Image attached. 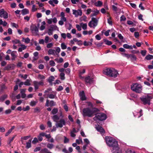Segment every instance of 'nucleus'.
Here are the masks:
<instances>
[{
    "mask_svg": "<svg viewBox=\"0 0 153 153\" xmlns=\"http://www.w3.org/2000/svg\"><path fill=\"white\" fill-rule=\"evenodd\" d=\"M99 111L98 109L96 108H93L92 110L89 108H84L82 110V115L84 117H92L94 113Z\"/></svg>",
    "mask_w": 153,
    "mask_h": 153,
    "instance_id": "obj_1",
    "label": "nucleus"
},
{
    "mask_svg": "<svg viewBox=\"0 0 153 153\" xmlns=\"http://www.w3.org/2000/svg\"><path fill=\"white\" fill-rule=\"evenodd\" d=\"M103 73L109 76L114 78L117 77L119 74L117 71L113 68H107L103 70Z\"/></svg>",
    "mask_w": 153,
    "mask_h": 153,
    "instance_id": "obj_2",
    "label": "nucleus"
},
{
    "mask_svg": "<svg viewBox=\"0 0 153 153\" xmlns=\"http://www.w3.org/2000/svg\"><path fill=\"white\" fill-rule=\"evenodd\" d=\"M105 139L107 145L110 147H113L117 145L118 142L113 138L111 137H105Z\"/></svg>",
    "mask_w": 153,
    "mask_h": 153,
    "instance_id": "obj_3",
    "label": "nucleus"
},
{
    "mask_svg": "<svg viewBox=\"0 0 153 153\" xmlns=\"http://www.w3.org/2000/svg\"><path fill=\"white\" fill-rule=\"evenodd\" d=\"M153 97L149 95L143 96L140 98V99L142 102L143 104L144 105H149L150 104L151 100L152 99Z\"/></svg>",
    "mask_w": 153,
    "mask_h": 153,
    "instance_id": "obj_4",
    "label": "nucleus"
},
{
    "mask_svg": "<svg viewBox=\"0 0 153 153\" xmlns=\"http://www.w3.org/2000/svg\"><path fill=\"white\" fill-rule=\"evenodd\" d=\"M131 89L133 91L138 93H140L142 91V86L137 83L132 84L131 86Z\"/></svg>",
    "mask_w": 153,
    "mask_h": 153,
    "instance_id": "obj_5",
    "label": "nucleus"
},
{
    "mask_svg": "<svg viewBox=\"0 0 153 153\" xmlns=\"http://www.w3.org/2000/svg\"><path fill=\"white\" fill-rule=\"evenodd\" d=\"M107 118L106 115L103 113H99L97 114L93 118V120L95 121L97 120L100 121H103L105 120Z\"/></svg>",
    "mask_w": 153,
    "mask_h": 153,
    "instance_id": "obj_6",
    "label": "nucleus"
},
{
    "mask_svg": "<svg viewBox=\"0 0 153 153\" xmlns=\"http://www.w3.org/2000/svg\"><path fill=\"white\" fill-rule=\"evenodd\" d=\"M98 22V20L96 18L92 17L91 20L89 22L88 25L90 27H93L94 28L97 26Z\"/></svg>",
    "mask_w": 153,
    "mask_h": 153,
    "instance_id": "obj_7",
    "label": "nucleus"
},
{
    "mask_svg": "<svg viewBox=\"0 0 153 153\" xmlns=\"http://www.w3.org/2000/svg\"><path fill=\"white\" fill-rule=\"evenodd\" d=\"M114 146L112 147V149L111 150V152L112 153H121V150L118 147V144L117 145Z\"/></svg>",
    "mask_w": 153,
    "mask_h": 153,
    "instance_id": "obj_8",
    "label": "nucleus"
},
{
    "mask_svg": "<svg viewBox=\"0 0 153 153\" xmlns=\"http://www.w3.org/2000/svg\"><path fill=\"white\" fill-rule=\"evenodd\" d=\"M0 17L1 18L3 17L5 19L8 17V13L6 11H5L4 9L0 10Z\"/></svg>",
    "mask_w": 153,
    "mask_h": 153,
    "instance_id": "obj_9",
    "label": "nucleus"
},
{
    "mask_svg": "<svg viewBox=\"0 0 153 153\" xmlns=\"http://www.w3.org/2000/svg\"><path fill=\"white\" fill-rule=\"evenodd\" d=\"M66 125L64 119H60L59 123H56V125L57 128L59 127L62 128L63 125Z\"/></svg>",
    "mask_w": 153,
    "mask_h": 153,
    "instance_id": "obj_10",
    "label": "nucleus"
},
{
    "mask_svg": "<svg viewBox=\"0 0 153 153\" xmlns=\"http://www.w3.org/2000/svg\"><path fill=\"white\" fill-rule=\"evenodd\" d=\"M56 105V102H55L53 100H49L47 99L46 100V103L45 104L46 106L48 107L50 106V107H52Z\"/></svg>",
    "mask_w": 153,
    "mask_h": 153,
    "instance_id": "obj_11",
    "label": "nucleus"
},
{
    "mask_svg": "<svg viewBox=\"0 0 153 153\" xmlns=\"http://www.w3.org/2000/svg\"><path fill=\"white\" fill-rule=\"evenodd\" d=\"M79 96L80 99L82 101H84L86 100L87 98L85 96L84 91H82L80 92L79 93Z\"/></svg>",
    "mask_w": 153,
    "mask_h": 153,
    "instance_id": "obj_12",
    "label": "nucleus"
},
{
    "mask_svg": "<svg viewBox=\"0 0 153 153\" xmlns=\"http://www.w3.org/2000/svg\"><path fill=\"white\" fill-rule=\"evenodd\" d=\"M73 14L75 15L76 17L78 16H81L82 14V10H73Z\"/></svg>",
    "mask_w": 153,
    "mask_h": 153,
    "instance_id": "obj_13",
    "label": "nucleus"
},
{
    "mask_svg": "<svg viewBox=\"0 0 153 153\" xmlns=\"http://www.w3.org/2000/svg\"><path fill=\"white\" fill-rule=\"evenodd\" d=\"M96 128L97 131L100 132L101 134H104L105 133L104 129L99 125H97V126H96Z\"/></svg>",
    "mask_w": 153,
    "mask_h": 153,
    "instance_id": "obj_14",
    "label": "nucleus"
},
{
    "mask_svg": "<svg viewBox=\"0 0 153 153\" xmlns=\"http://www.w3.org/2000/svg\"><path fill=\"white\" fill-rule=\"evenodd\" d=\"M30 29L32 33H35L37 35L38 34V29L36 26L31 27Z\"/></svg>",
    "mask_w": 153,
    "mask_h": 153,
    "instance_id": "obj_15",
    "label": "nucleus"
},
{
    "mask_svg": "<svg viewBox=\"0 0 153 153\" xmlns=\"http://www.w3.org/2000/svg\"><path fill=\"white\" fill-rule=\"evenodd\" d=\"M85 80L86 82L90 83L92 82V79L91 78L90 76H88L85 78Z\"/></svg>",
    "mask_w": 153,
    "mask_h": 153,
    "instance_id": "obj_16",
    "label": "nucleus"
},
{
    "mask_svg": "<svg viewBox=\"0 0 153 153\" xmlns=\"http://www.w3.org/2000/svg\"><path fill=\"white\" fill-rule=\"evenodd\" d=\"M52 119L54 122L57 123L58 120L59 119V117L57 115H54L52 117Z\"/></svg>",
    "mask_w": 153,
    "mask_h": 153,
    "instance_id": "obj_17",
    "label": "nucleus"
},
{
    "mask_svg": "<svg viewBox=\"0 0 153 153\" xmlns=\"http://www.w3.org/2000/svg\"><path fill=\"white\" fill-rule=\"evenodd\" d=\"M16 51H14L11 52V55L12 56V60H14L15 58L16 57Z\"/></svg>",
    "mask_w": 153,
    "mask_h": 153,
    "instance_id": "obj_18",
    "label": "nucleus"
},
{
    "mask_svg": "<svg viewBox=\"0 0 153 153\" xmlns=\"http://www.w3.org/2000/svg\"><path fill=\"white\" fill-rule=\"evenodd\" d=\"M22 14L23 15H25L29 13V11L28 9L25 8L21 10Z\"/></svg>",
    "mask_w": 153,
    "mask_h": 153,
    "instance_id": "obj_19",
    "label": "nucleus"
},
{
    "mask_svg": "<svg viewBox=\"0 0 153 153\" xmlns=\"http://www.w3.org/2000/svg\"><path fill=\"white\" fill-rule=\"evenodd\" d=\"M20 46L21 47L19 48L18 50V51L19 52L22 51L23 50H24L26 49L27 48V46L25 45H20Z\"/></svg>",
    "mask_w": 153,
    "mask_h": 153,
    "instance_id": "obj_20",
    "label": "nucleus"
},
{
    "mask_svg": "<svg viewBox=\"0 0 153 153\" xmlns=\"http://www.w3.org/2000/svg\"><path fill=\"white\" fill-rule=\"evenodd\" d=\"M7 96L6 94H4L0 97V100L2 102H3L4 100L7 98Z\"/></svg>",
    "mask_w": 153,
    "mask_h": 153,
    "instance_id": "obj_21",
    "label": "nucleus"
},
{
    "mask_svg": "<svg viewBox=\"0 0 153 153\" xmlns=\"http://www.w3.org/2000/svg\"><path fill=\"white\" fill-rule=\"evenodd\" d=\"M31 140L30 139L29 140V141L28 142L26 143V148L27 149H29L30 148L31 146Z\"/></svg>",
    "mask_w": 153,
    "mask_h": 153,
    "instance_id": "obj_22",
    "label": "nucleus"
},
{
    "mask_svg": "<svg viewBox=\"0 0 153 153\" xmlns=\"http://www.w3.org/2000/svg\"><path fill=\"white\" fill-rule=\"evenodd\" d=\"M55 52V51L54 50L51 49H49V50L48 51V54L49 55H51L52 54L53 55H55V54L54 53V52Z\"/></svg>",
    "mask_w": 153,
    "mask_h": 153,
    "instance_id": "obj_23",
    "label": "nucleus"
},
{
    "mask_svg": "<svg viewBox=\"0 0 153 153\" xmlns=\"http://www.w3.org/2000/svg\"><path fill=\"white\" fill-rule=\"evenodd\" d=\"M104 41L105 43V44L109 45H111L112 44V42L111 41H109L106 39H104Z\"/></svg>",
    "mask_w": 153,
    "mask_h": 153,
    "instance_id": "obj_24",
    "label": "nucleus"
},
{
    "mask_svg": "<svg viewBox=\"0 0 153 153\" xmlns=\"http://www.w3.org/2000/svg\"><path fill=\"white\" fill-rule=\"evenodd\" d=\"M33 84L34 86V88L35 90H36L39 88V86L38 85L37 81H34L33 82Z\"/></svg>",
    "mask_w": 153,
    "mask_h": 153,
    "instance_id": "obj_25",
    "label": "nucleus"
},
{
    "mask_svg": "<svg viewBox=\"0 0 153 153\" xmlns=\"http://www.w3.org/2000/svg\"><path fill=\"white\" fill-rule=\"evenodd\" d=\"M102 4V2L100 1H97V2H95L94 3V5L95 6L97 7H100Z\"/></svg>",
    "mask_w": 153,
    "mask_h": 153,
    "instance_id": "obj_26",
    "label": "nucleus"
},
{
    "mask_svg": "<svg viewBox=\"0 0 153 153\" xmlns=\"http://www.w3.org/2000/svg\"><path fill=\"white\" fill-rule=\"evenodd\" d=\"M123 47L126 49H132V46H130L128 44H125L123 45Z\"/></svg>",
    "mask_w": 153,
    "mask_h": 153,
    "instance_id": "obj_27",
    "label": "nucleus"
},
{
    "mask_svg": "<svg viewBox=\"0 0 153 153\" xmlns=\"http://www.w3.org/2000/svg\"><path fill=\"white\" fill-rule=\"evenodd\" d=\"M22 41H24L25 42V43L28 44L30 42V40L28 37H27L25 39L24 38H23Z\"/></svg>",
    "mask_w": 153,
    "mask_h": 153,
    "instance_id": "obj_28",
    "label": "nucleus"
},
{
    "mask_svg": "<svg viewBox=\"0 0 153 153\" xmlns=\"http://www.w3.org/2000/svg\"><path fill=\"white\" fill-rule=\"evenodd\" d=\"M153 59V55L149 54L147 55L145 58V59L147 60H149Z\"/></svg>",
    "mask_w": 153,
    "mask_h": 153,
    "instance_id": "obj_29",
    "label": "nucleus"
},
{
    "mask_svg": "<svg viewBox=\"0 0 153 153\" xmlns=\"http://www.w3.org/2000/svg\"><path fill=\"white\" fill-rule=\"evenodd\" d=\"M54 77L53 76H51L49 77V78L48 79V81L49 83H51L54 80Z\"/></svg>",
    "mask_w": 153,
    "mask_h": 153,
    "instance_id": "obj_30",
    "label": "nucleus"
},
{
    "mask_svg": "<svg viewBox=\"0 0 153 153\" xmlns=\"http://www.w3.org/2000/svg\"><path fill=\"white\" fill-rule=\"evenodd\" d=\"M92 44L91 42H88L85 41L84 42L83 45L84 46H87L88 45H91Z\"/></svg>",
    "mask_w": 153,
    "mask_h": 153,
    "instance_id": "obj_31",
    "label": "nucleus"
},
{
    "mask_svg": "<svg viewBox=\"0 0 153 153\" xmlns=\"http://www.w3.org/2000/svg\"><path fill=\"white\" fill-rule=\"evenodd\" d=\"M58 111V109L57 108H54L51 111V113L53 114H56Z\"/></svg>",
    "mask_w": 153,
    "mask_h": 153,
    "instance_id": "obj_32",
    "label": "nucleus"
},
{
    "mask_svg": "<svg viewBox=\"0 0 153 153\" xmlns=\"http://www.w3.org/2000/svg\"><path fill=\"white\" fill-rule=\"evenodd\" d=\"M24 84L25 85L29 86L30 85V80L28 79H27L26 81L24 82Z\"/></svg>",
    "mask_w": 153,
    "mask_h": 153,
    "instance_id": "obj_33",
    "label": "nucleus"
},
{
    "mask_svg": "<svg viewBox=\"0 0 153 153\" xmlns=\"http://www.w3.org/2000/svg\"><path fill=\"white\" fill-rule=\"evenodd\" d=\"M47 147L49 149H51L53 147L54 145L53 144L48 143L47 144Z\"/></svg>",
    "mask_w": 153,
    "mask_h": 153,
    "instance_id": "obj_34",
    "label": "nucleus"
},
{
    "mask_svg": "<svg viewBox=\"0 0 153 153\" xmlns=\"http://www.w3.org/2000/svg\"><path fill=\"white\" fill-rule=\"evenodd\" d=\"M37 103V101H31L30 102V105L32 106H35Z\"/></svg>",
    "mask_w": 153,
    "mask_h": 153,
    "instance_id": "obj_35",
    "label": "nucleus"
},
{
    "mask_svg": "<svg viewBox=\"0 0 153 153\" xmlns=\"http://www.w3.org/2000/svg\"><path fill=\"white\" fill-rule=\"evenodd\" d=\"M56 94H50L48 95V97L50 99H53L55 98Z\"/></svg>",
    "mask_w": 153,
    "mask_h": 153,
    "instance_id": "obj_36",
    "label": "nucleus"
},
{
    "mask_svg": "<svg viewBox=\"0 0 153 153\" xmlns=\"http://www.w3.org/2000/svg\"><path fill=\"white\" fill-rule=\"evenodd\" d=\"M48 151V150L46 148L42 149L40 151L41 153H47Z\"/></svg>",
    "mask_w": 153,
    "mask_h": 153,
    "instance_id": "obj_37",
    "label": "nucleus"
},
{
    "mask_svg": "<svg viewBox=\"0 0 153 153\" xmlns=\"http://www.w3.org/2000/svg\"><path fill=\"white\" fill-rule=\"evenodd\" d=\"M60 76L61 80H63L65 79V74L63 73H61L60 74Z\"/></svg>",
    "mask_w": 153,
    "mask_h": 153,
    "instance_id": "obj_38",
    "label": "nucleus"
},
{
    "mask_svg": "<svg viewBox=\"0 0 153 153\" xmlns=\"http://www.w3.org/2000/svg\"><path fill=\"white\" fill-rule=\"evenodd\" d=\"M61 47L62 49H65L67 48V46L65 43H62L61 44Z\"/></svg>",
    "mask_w": 153,
    "mask_h": 153,
    "instance_id": "obj_39",
    "label": "nucleus"
},
{
    "mask_svg": "<svg viewBox=\"0 0 153 153\" xmlns=\"http://www.w3.org/2000/svg\"><path fill=\"white\" fill-rule=\"evenodd\" d=\"M12 42L15 44H21V43L19 40L15 39L12 41Z\"/></svg>",
    "mask_w": 153,
    "mask_h": 153,
    "instance_id": "obj_40",
    "label": "nucleus"
},
{
    "mask_svg": "<svg viewBox=\"0 0 153 153\" xmlns=\"http://www.w3.org/2000/svg\"><path fill=\"white\" fill-rule=\"evenodd\" d=\"M147 51L146 50H141L140 51V53L143 56H145L146 54Z\"/></svg>",
    "mask_w": 153,
    "mask_h": 153,
    "instance_id": "obj_41",
    "label": "nucleus"
},
{
    "mask_svg": "<svg viewBox=\"0 0 153 153\" xmlns=\"http://www.w3.org/2000/svg\"><path fill=\"white\" fill-rule=\"evenodd\" d=\"M15 136H14L12 138H9L8 140L7 141V143L8 144H10L11 142L14 140Z\"/></svg>",
    "mask_w": 153,
    "mask_h": 153,
    "instance_id": "obj_42",
    "label": "nucleus"
},
{
    "mask_svg": "<svg viewBox=\"0 0 153 153\" xmlns=\"http://www.w3.org/2000/svg\"><path fill=\"white\" fill-rule=\"evenodd\" d=\"M112 6L113 10L116 13V12L118 10V8H117V7L114 6V5H112Z\"/></svg>",
    "mask_w": 153,
    "mask_h": 153,
    "instance_id": "obj_43",
    "label": "nucleus"
},
{
    "mask_svg": "<svg viewBox=\"0 0 153 153\" xmlns=\"http://www.w3.org/2000/svg\"><path fill=\"white\" fill-rule=\"evenodd\" d=\"M81 25H82V27L83 30H85L87 29V25L86 23L83 24L82 23Z\"/></svg>",
    "mask_w": 153,
    "mask_h": 153,
    "instance_id": "obj_44",
    "label": "nucleus"
},
{
    "mask_svg": "<svg viewBox=\"0 0 153 153\" xmlns=\"http://www.w3.org/2000/svg\"><path fill=\"white\" fill-rule=\"evenodd\" d=\"M121 54L123 56L127 57L128 59L130 58V54H128L126 53H121Z\"/></svg>",
    "mask_w": 153,
    "mask_h": 153,
    "instance_id": "obj_45",
    "label": "nucleus"
},
{
    "mask_svg": "<svg viewBox=\"0 0 153 153\" xmlns=\"http://www.w3.org/2000/svg\"><path fill=\"white\" fill-rule=\"evenodd\" d=\"M108 22L110 25H112V22L111 17H110L108 19Z\"/></svg>",
    "mask_w": 153,
    "mask_h": 153,
    "instance_id": "obj_46",
    "label": "nucleus"
},
{
    "mask_svg": "<svg viewBox=\"0 0 153 153\" xmlns=\"http://www.w3.org/2000/svg\"><path fill=\"white\" fill-rule=\"evenodd\" d=\"M38 77L41 79H44L45 78V76H44L40 74L38 75Z\"/></svg>",
    "mask_w": 153,
    "mask_h": 153,
    "instance_id": "obj_47",
    "label": "nucleus"
},
{
    "mask_svg": "<svg viewBox=\"0 0 153 153\" xmlns=\"http://www.w3.org/2000/svg\"><path fill=\"white\" fill-rule=\"evenodd\" d=\"M57 28L58 29L56 26L53 25L51 27V29L52 30H56Z\"/></svg>",
    "mask_w": 153,
    "mask_h": 153,
    "instance_id": "obj_48",
    "label": "nucleus"
},
{
    "mask_svg": "<svg viewBox=\"0 0 153 153\" xmlns=\"http://www.w3.org/2000/svg\"><path fill=\"white\" fill-rule=\"evenodd\" d=\"M40 111V109L39 107H36L34 108V112L35 113L36 112H39Z\"/></svg>",
    "mask_w": 153,
    "mask_h": 153,
    "instance_id": "obj_49",
    "label": "nucleus"
},
{
    "mask_svg": "<svg viewBox=\"0 0 153 153\" xmlns=\"http://www.w3.org/2000/svg\"><path fill=\"white\" fill-rule=\"evenodd\" d=\"M11 25L13 27H15L16 28H17L19 27L18 25L15 23H12Z\"/></svg>",
    "mask_w": 153,
    "mask_h": 153,
    "instance_id": "obj_50",
    "label": "nucleus"
},
{
    "mask_svg": "<svg viewBox=\"0 0 153 153\" xmlns=\"http://www.w3.org/2000/svg\"><path fill=\"white\" fill-rule=\"evenodd\" d=\"M38 142V140L36 137H35L32 141V143L33 144H35Z\"/></svg>",
    "mask_w": 153,
    "mask_h": 153,
    "instance_id": "obj_51",
    "label": "nucleus"
},
{
    "mask_svg": "<svg viewBox=\"0 0 153 153\" xmlns=\"http://www.w3.org/2000/svg\"><path fill=\"white\" fill-rule=\"evenodd\" d=\"M63 4L65 7H66L69 5V3L68 1H64L63 3Z\"/></svg>",
    "mask_w": 153,
    "mask_h": 153,
    "instance_id": "obj_52",
    "label": "nucleus"
},
{
    "mask_svg": "<svg viewBox=\"0 0 153 153\" xmlns=\"http://www.w3.org/2000/svg\"><path fill=\"white\" fill-rule=\"evenodd\" d=\"M50 65L51 66H53L55 65V63L53 60H51L49 62Z\"/></svg>",
    "mask_w": 153,
    "mask_h": 153,
    "instance_id": "obj_53",
    "label": "nucleus"
},
{
    "mask_svg": "<svg viewBox=\"0 0 153 153\" xmlns=\"http://www.w3.org/2000/svg\"><path fill=\"white\" fill-rule=\"evenodd\" d=\"M64 143H68L69 142V139L65 136L64 137Z\"/></svg>",
    "mask_w": 153,
    "mask_h": 153,
    "instance_id": "obj_54",
    "label": "nucleus"
},
{
    "mask_svg": "<svg viewBox=\"0 0 153 153\" xmlns=\"http://www.w3.org/2000/svg\"><path fill=\"white\" fill-rule=\"evenodd\" d=\"M134 36L136 38H138L139 36V34L138 32H135L134 33Z\"/></svg>",
    "mask_w": 153,
    "mask_h": 153,
    "instance_id": "obj_55",
    "label": "nucleus"
},
{
    "mask_svg": "<svg viewBox=\"0 0 153 153\" xmlns=\"http://www.w3.org/2000/svg\"><path fill=\"white\" fill-rule=\"evenodd\" d=\"M11 112V110L10 109L7 110L5 111V113L6 114H10Z\"/></svg>",
    "mask_w": 153,
    "mask_h": 153,
    "instance_id": "obj_56",
    "label": "nucleus"
},
{
    "mask_svg": "<svg viewBox=\"0 0 153 153\" xmlns=\"http://www.w3.org/2000/svg\"><path fill=\"white\" fill-rule=\"evenodd\" d=\"M30 136H25V137H22L21 138V139H23V140H27L28 138H30Z\"/></svg>",
    "mask_w": 153,
    "mask_h": 153,
    "instance_id": "obj_57",
    "label": "nucleus"
},
{
    "mask_svg": "<svg viewBox=\"0 0 153 153\" xmlns=\"http://www.w3.org/2000/svg\"><path fill=\"white\" fill-rule=\"evenodd\" d=\"M126 19V18L125 17L124 15H122L120 18V21H125Z\"/></svg>",
    "mask_w": 153,
    "mask_h": 153,
    "instance_id": "obj_58",
    "label": "nucleus"
},
{
    "mask_svg": "<svg viewBox=\"0 0 153 153\" xmlns=\"http://www.w3.org/2000/svg\"><path fill=\"white\" fill-rule=\"evenodd\" d=\"M41 130H44L45 129V127L43 124H41L39 126Z\"/></svg>",
    "mask_w": 153,
    "mask_h": 153,
    "instance_id": "obj_59",
    "label": "nucleus"
},
{
    "mask_svg": "<svg viewBox=\"0 0 153 153\" xmlns=\"http://www.w3.org/2000/svg\"><path fill=\"white\" fill-rule=\"evenodd\" d=\"M35 5L33 4V5L32 7V11L33 12L36 11L37 10V9L35 8Z\"/></svg>",
    "mask_w": 153,
    "mask_h": 153,
    "instance_id": "obj_60",
    "label": "nucleus"
},
{
    "mask_svg": "<svg viewBox=\"0 0 153 153\" xmlns=\"http://www.w3.org/2000/svg\"><path fill=\"white\" fill-rule=\"evenodd\" d=\"M30 108L29 106H27L25 108H23L22 109L24 111H25L29 110Z\"/></svg>",
    "mask_w": 153,
    "mask_h": 153,
    "instance_id": "obj_61",
    "label": "nucleus"
},
{
    "mask_svg": "<svg viewBox=\"0 0 153 153\" xmlns=\"http://www.w3.org/2000/svg\"><path fill=\"white\" fill-rule=\"evenodd\" d=\"M76 27L78 31H79L81 30V27L79 25L76 24Z\"/></svg>",
    "mask_w": 153,
    "mask_h": 153,
    "instance_id": "obj_62",
    "label": "nucleus"
},
{
    "mask_svg": "<svg viewBox=\"0 0 153 153\" xmlns=\"http://www.w3.org/2000/svg\"><path fill=\"white\" fill-rule=\"evenodd\" d=\"M48 33L49 35H52L53 34L52 30L51 29H48Z\"/></svg>",
    "mask_w": 153,
    "mask_h": 153,
    "instance_id": "obj_63",
    "label": "nucleus"
},
{
    "mask_svg": "<svg viewBox=\"0 0 153 153\" xmlns=\"http://www.w3.org/2000/svg\"><path fill=\"white\" fill-rule=\"evenodd\" d=\"M70 71L71 69L69 68H68L65 70V72L67 74H69L70 73Z\"/></svg>",
    "mask_w": 153,
    "mask_h": 153,
    "instance_id": "obj_64",
    "label": "nucleus"
}]
</instances>
